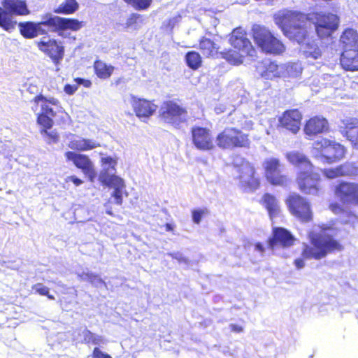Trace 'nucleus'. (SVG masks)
<instances>
[{
  "instance_id": "nucleus-6",
  "label": "nucleus",
  "mask_w": 358,
  "mask_h": 358,
  "mask_svg": "<svg viewBox=\"0 0 358 358\" xmlns=\"http://www.w3.org/2000/svg\"><path fill=\"white\" fill-rule=\"evenodd\" d=\"M0 6V28L10 32L14 30L17 22L13 15L23 16L30 13L24 0H2Z\"/></svg>"
},
{
  "instance_id": "nucleus-33",
  "label": "nucleus",
  "mask_w": 358,
  "mask_h": 358,
  "mask_svg": "<svg viewBox=\"0 0 358 358\" xmlns=\"http://www.w3.org/2000/svg\"><path fill=\"white\" fill-rule=\"evenodd\" d=\"M93 68L95 75L100 79H108L113 73L115 67L110 64H107L101 60H96L93 64Z\"/></svg>"
},
{
  "instance_id": "nucleus-36",
  "label": "nucleus",
  "mask_w": 358,
  "mask_h": 358,
  "mask_svg": "<svg viewBox=\"0 0 358 358\" xmlns=\"http://www.w3.org/2000/svg\"><path fill=\"white\" fill-rule=\"evenodd\" d=\"M79 8V3L76 0H64L53 10L55 13L63 15H71Z\"/></svg>"
},
{
  "instance_id": "nucleus-8",
  "label": "nucleus",
  "mask_w": 358,
  "mask_h": 358,
  "mask_svg": "<svg viewBox=\"0 0 358 358\" xmlns=\"http://www.w3.org/2000/svg\"><path fill=\"white\" fill-rule=\"evenodd\" d=\"M252 38L257 47L266 53L278 55L285 50L283 43L264 26L252 29Z\"/></svg>"
},
{
  "instance_id": "nucleus-43",
  "label": "nucleus",
  "mask_w": 358,
  "mask_h": 358,
  "mask_svg": "<svg viewBox=\"0 0 358 358\" xmlns=\"http://www.w3.org/2000/svg\"><path fill=\"white\" fill-rule=\"evenodd\" d=\"M32 289L34 290L35 293L38 294L41 296H45L50 300H54L55 297L53 295L50 294V289L48 287L43 285L41 283H36L32 286Z\"/></svg>"
},
{
  "instance_id": "nucleus-12",
  "label": "nucleus",
  "mask_w": 358,
  "mask_h": 358,
  "mask_svg": "<svg viewBox=\"0 0 358 358\" xmlns=\"http://www.w3.org/2000/svg\"><path fill=\"white\" fill-rule=\"evenodd\" d=\"M288 210L301 222L307 223L313 220V211L310 203L299 194H289L285 199Z\"/></svg>"
},
{
  "instance_id": "nucleus-40",
  "label": "nucleus",
  "mask_w": 358,
  "mask_h": 358,
  "mask_svg": "<svg viewBox=\"0 0 358 358\" xmlns=\"http://www.w3.org/2000/svg\"><path fill=\"white\" fill-rule=\"evenodd\" d=\"M83 341L87 345H99L104 343V339L101 336H99L88 329L83 332Z\"/></svg>"
},
{
  "instance_id": "nucleus-3",
  "label": "nucleus",
  "mask_w": 358,
  "mask_h": 358,
  "mask_svg": "<svg viewBox=\"0 0 358 358\" xmlns=\"http://www.w3.org/2000/svg\"><path fill=\"white\" fill-rule=\"evenodd\" d=\"M38 22L41 35H46L48 33H56L58 36H63L64 31H79L85 25V22L76 18H67L45 13L42 17V20Z\"/></svg>"
},
{
  "instance_id": "nucleus-56",
  "label": "nucleus",
  "mask_w": 358,
  "mask_h": 358,
  "mask_svg": "<svg viewBox=\"0 0 358 358\" xmlns=\"http://www.w3.org/2000/svg\"><path fill=\"white\" fill-rule=\"evenodd\" d=\"M164 227L166 229V231H173L174 226L172 224L166 223L164 225Z\"/></svg>"
},
{
  "instance_id": "nucleus-15",
  "label": "nucleus",
  "mask_w": 358,
  "mask_h": 358,
  "mask_svg": "<svg viewBox=\"0 0 358 358\" xmlns=\"http://www.w3.org/2000/svg\"><path fill=\"white\" fill-rule=\"evenodd\" d=\"M303 114L298 108L287 109L278 119V128L296 135L301 130Z\"/></svg>"
},
{
  "instance_id": "nucleus-49",
  "label": "nucleus",
  "mask_w": 358,
  "mask_h": 358,
  "mask_svg": "<svg viewBox=\"0 0 358 358\" xmlns=\"http://www.w3.org/2000/svg\"><path fill=\"white\" fill-rule=\"evenodd\" d=\"M329 209L334 213V214H340L343 213L344 208L338 203L334 202L329 204Z\"/></svg>"
},
{
  "instance_id": "nucleus-21",
  "label": "nucleus",
  "mask_w": 358,
  "mask_h": 358,
  "mask_svg": "<svg viewBox=\"0 0 358 358\" xmlns=\"http://www.w3.org/2000/svg\"><path fill=\"white\" fill-rule=\"evenodd\" d=\"M303 131L305 136L313 138L329 132V124L327 118L321 115H315L305 121Z\"/></svg>"
},
{
  "instance_id": "nucleus-26",
  "label": "nucleus",
  "mask_w": 358,
  "mask_h": 358,
  "mask_svg": "<svg viewBox=\"0 0 358 358\" xmlns=\"http://www.w3.org/2000/svg\"><path fill=\"white\" fill-rule=\"evenodd\" d=\"M259 202L266 210L271 219L276 217L280 215V206L274 194L268 192L264 193Z\"/></svg>"
},
{
  "instance_id": "nucleus-31",
  "label": "nucleus",
  "mask_w": 358,
  "mask_h": 358,
  "mask_svg": "<svg viewBox=\"0 0 358 358\" xmlns=\"http://www.w3.org/2000/svg\"><path fill=\"white\" fill-rule=\"evenodd\" d=\"M20 34L27 39H31L41 35L38 22L31 21L22 22L18 24Z\"/></svg>"
},
{
  "instance_id": "nucleus-50",
  "label": "nucleus",
  "mask_w": 358,
  "mask_h": 358,
  "mask_svg": "<svg viewBox=\"0 0 358 358\" xmlns=\"http://www.w3.org/2000/svg\"><path fill=\"white\" fill-rule=\"evenodd\" d=\"M73 80L78 84V85H82L86 88H89L92 86V82L89 79H85L81 78H76L73 79Z\"/></svg>"
},
{
  "instance_id": "nucleus-37",
  "label": "nucleus",
  "mask_w": 358,
  "mask_h": 358,
  "mask_svg": "<svg viewBox=\"0 0 358 358\" xmlns=\"http://www.w3.org/2000/svg\"><path fill=\"white\" fill-rule=\"evenodd\" d=\"M185 61L187 66L193 71L198 70L203 64L201 55L195 50L188 51L185 55Z\"/></svg>"
},
{
  "instance_id": "nucleus-27",
  "label": "nucleus",
  "mask_w": 358,
  "mask_h": 358,
  "mask_svg": "<svg viewBox=\"0 0 358 358\" xmlns=\"http://www.w3.org/2000/svg\"><path fill=\"white\" fill-rule=\"evenodd\" d=\"M99 143L91 138L79 137L69 141L68 147L78 152L89 151L100 147Z\"/></svg>"
},
{
  "instance_id": "nucleus-54",
  "label": "nucleus",
  "mask_w": 358,
  "mask_h": 358,
  "mask_svg": "<svg viewBox=\"0 0 358 358\" xmlns=\"http://www.w3.org/2000/svg\"><path fill=\"white\" fill-rule=\"evenodd\" d=\"M229 328L231 331L235 333H241L243 331V327L236 324H231Z\"/></svg>"
},
{
  "instance_id": "nucleus-35",
  "label": "nucleus",
  "mask_w": 358,
  "mask_h": 358,
  "mask_svg": "<svg viewBox=\"0 0 358 358\" xmlns=\"http://www.w3.org/2000/svg\"><path fill=\"white\" fill-rule=\"evenodd\" d=\"M38 125L41 127L39 132L47 144H55L59 141V134L56 130L50 131L54 125V123L48 126L45 124Z\"/></svg>"
},
{
  "instance_id": "nucleus-7",
  "label": "nucleus",
  "mask_w": 358,
  "mask_h": 358,
  "mask_svg": "<svg viewBox=\"0 0 358 358\" xmlns=\"http://www.w3.org/2000/svg\"><path fill=\"white\" fill-rule=\"evenodd\" d=\"M216 143L222 150L248 149L251 141L249 134L242 129L227 127L216 136Z\"/></svg>"
},
{
  "instance_id": "nucleus-29",
  "label": "nucleus",
  "mask_w": 358,
  "mask_h": 358,
  "mask_svg": "<svg viewBox=\"0 0 358 358\" xmlns=\"http://www.w3.org/2000/svg\"><path fill=\"white\" fill-rule=\"evenodd\" d=\"M339 43L343 48L345 49H352L358 48V33L352 28H346L342 32Z\"/></svg>"
},
{
  "instance_id": "nucleus-53",
  "label": "nucleus",
  "mask_w": 358,
  "mask_h": 358,
  "mask_svg": "<svg viewBox=\"0 0 358 358\" xmlns=\"http://www.w3.org/2000/svg\"><path fill=\"white\" fill-rule=\"evenodd\" d=\"M174 27H175V20L173 18L169 19L164 24V29L169 30V31H172Z\"/></svg>"
},
{
  "instance_id": "nucleus-39",
  "label": "nucleus",
  "mask_w": 358,
  "mask_h": 358,
  "mask_svg": "<svg viewBox=\"0 0 358 358\" xmlns=\"http://www.w3.org/2000/svg\"><path fill=\"white\" fill-rule=\"evenodd\" d=\"M143 17L138 13H131L126 19L124 28L126 29L138 30L143 24Z\"/></svg>"
},
{
  "instance_id": "nucleus-34",
  "label": "nucleus",
  "mask_w": 358,
  "mask_h": 358,
  "mask_svg": "<svg viewBox=\"0 0 358 358\" xmlns=\"http://www.w3.org/2000/svg\"><path fill=\"white\" fill-rule=\"evenodd\" d=\"M220 55L222 59H224L229 64L231 65H240L243 62V58L249 56L244 55L237 50L227 49L220 52Z\"/></svg>"
},
{
  "instance_id": "nucleus-16",
  "label": "nucleus",
  "mask_w": 358,
  "mask_h": 358,
  "mask_svg": "<svg viewBox=\"0 0 358 358\" xmlns=\"http://www.w3.org/2000/svg\"><path fill=\"white\" fill-rule=\"evenodd\" d=\"M64 156L66 161L71 162L91 182L94 181L96 173L94 163L88 155L80 152L67 151L65 152Z\"/></svg>"
},
{
  "instance_id": "nucleus-45",
  "label": "nucleus",
  "mask_w": 358,
  "mask_h": 358,
  "mask_svg": "<svg viewBox=\"0 0 358 358\" xmlns=\"http://www.w3.org/2000/svg\"><path fill=\"white\" fill-rule=\"evenodd\" d=\"M343 224H349L353 225L358 222V215L352 210H344L343 213Z\"/></svg>"
},
{
  "instance_id": "nucleus-19",
  "label": "nucleus",
  "mask_w": 358,
  "mask_h": 358,
  "mask_svg": "<svg viewBox=\"0 0 358 358\" xmlns=\"http://www.w3.org/2000/svg\"><path fill=\"white\" fill-rule=\"evenodd\" d=\"M194 145L200 150H212L215 148L213 137L210 129L194 126L191 129Z\"/></svg>"
},
{
  "instance_id": "nucleus-1",
  "label": "nucleus",
  "mask_w": 358,
  "mask_h": 358,
  "mask_svg": "<svg viewBox=\"0 0 358 358\" xmlns=\"http://www.w3.org/2000/svg\"><path fill=\"white\" fill-rule=\"evenodd\" d=\"M274 20L286 36L303 44L304 57L313 59L320 57L322 51L314 41L309 42L312 26L317 38L324 40L331 38L340 24L337 15L322 11L303 13L285 10L276 15Z\"/></svg>"
},
{
  "instance_id": "nucleus-10",
  "label": "nucleus",
  "mask_w": 358,
  "mask_h": 358,
  "mask_svg": "<svg viewBox=\"0 0 358 358\" xmlns=\"http://www.w3.org/2000/svg\"><path fill=\"white\" fill-rule=\"evenodd\" d=\"M283 166L280 160L276 157H269L264 161V177L271 186L286 188L291 184L292 179L283 171Z\"/></svg>"
},
{
  "instance_id": "nucleus-38",
  "label": "nucleus",
  "mask_w": 358,
  "mask_h": 358,
  "mask_svg": "<svg viewBox=\"0 0 358 358\" xmlns=\"http://www.w3.org/2000/svg\"><path fill=\"white\" fill-rule=\"evenodd\" d=\"M101 181L110 187H125L123 180L115 174L108 173H102L101 175Z\"/></svg>"
},
{
  "instance_id": "nucleus-22",
  "label": "nucleus",
  "mask_w": 358,
  "mask_h": 358,
  "mask_svg": "<svg viewBox=\"0 0 358 358\" xmlns=\"http://www.w3.org/2000/svg\"><path fill=\"white\" fill-rule=\"evenodd\" d=\"M322 171L330 180L341 177L355 178L358 176V166L354 163L345 162L334 168L324 169Z\"/></svg>"
},
{
  "instance_id": "nucleus-44",
  "label": "nucleus",
  "mask_w": 358,
  "mask_h": 358,
  "mask_svg": "<svg viewBox=\"0 0 358 358\" xmlns=\"http://www.w3.org/2000/svg\"><path fill=\"white\" fill-rule=\"evenodd\" d=\"M101 164L103 166H104V172L103 173H108L110 171H115V166L117 165V162L115 159L113 157L108 156L106 157H103L101 160Z\"/></svg>"
},
{
  "instance_id": "nucleus-23",
  "label": "nucleus",
  "mask_w": 358,
  "mask_h": 358,
  "mask_svg": "<svg viewBox=\"0 0 358 358\" xmlns=\"http://www.w3.org/2000/svg\"><path fill=\"white\" fill-rule=\"evenodd\" d=\"M131 106L136 116L139 118L150 117L157 109L153 101L143 98L133 97Z\"/></svg>"
},
{
  "instance_id": "nucleus-4",
  "label": "nucleus",
  "mask_w": 358,
  "mask_h": 358,
  "mask_svg": "<svg viewBox=\"0 0 358 358\" xmlns=\"http://www.w3.org/2000/svg\"><path fill=\"white\" fill-rule=\"evenodd\" d=\"M31 102L35 104L41 103V111L36 115V122L38 124H45L46 126L54 123L53 118L57 113H64L62 116L59 124H66V120L70 119L68 113H65L61 106L59 101L55 97L47 98L42 94L35 96Z\"/></svg>"
},
{
  "instance_id": "nucleus-11",
  "label": "nucleus",
  "mask_w": 358,
  "mask_h": 358,
  "mask_svg": "<svg viewBox=\"0 0 358 358\" xmlns=\"http://www.w3.org/2000/svg\"><path fill=\"white\" fill-rule=\"evenodd\" d=\"M238 185L244 191L255 192L261 187L262 179L254 164L243 161L237 166Z\"/></svg>"
},
{
  "instance_id": "nucleus-42",
  "label": "nucleus",
  "mask_w": 358,
  "mask_h": 358,
  "mask_svg": "<svg viewBox=\"0 0 358 358\" xmlns=\"http://www.w3.org/2000/svg\"><path fill=\"white\" fill-rule=\"evenodd\" d=\"M79 277L83 280H86L88 282L94 285V284H103L104 283V281L100 278V276L98 274L91 273V272H83L80 275H79Z\"/></svg>"
},
{
  "instance_id": "nucleus-47",
  "label": "nucleus",
  "mask_w": 358,
  "mask_h": 358,
  "mask_svg": "<svg viewBox=\"0 0 358 358\" xmlns=\"http://www.w3.org/2000/svg\"><path fill=\"white\" fill-rule=\"evenodd\" d=\"M124 187L114 188L112 196L115 199V203L119 206L122 204V190Z\"/></svg>"
},
{
  "instance_id": "nucleus-5",
  "label": "nucleus",
  "mask_w": 358,
  "mask_h": 358,
  "mask_svg": "<svg viewBox=\"0 0 358 358\" xmlns=\"http://www.w3.org/2000/svg\"><path fill=\"white\" fill-rule=\"evenodd\" d=\"M295 182L298 189L304 195L319 197L324 192L322 178L314 167L299 169L296 174Z\"/></svg>"
},
{
  "instance_id": "nucleus-18",
  "label": "nucleus",
  "mask_w": 358,
  "mask_h": 358,
  "mask_svg": "<svg viewBox=\"0 0 358 358\" xmlns=\"http://www.w3.org/2000/svg\"><path fill=\"white\" fill-rule=\"evenodd\" d=\"M36 45L38 50L47 55L55 65L59 64L64 57V47L62 43L57 39H41L36 42Z\"/></svg>"
},
{
  "instance_id": "nucleus-55",
  "label": "nucleus",
  "mask_w": 358,
  "mask_h": 358,
  "mask_svg": "<svg viewBox=\"0 0 358 358\" xmlns=\"http://www.w3.org/2000/svg\"><path fill=\"white\" fill-rule=\"evenodd\" d=\"M255 248L257 250L261 252H264L265 249H264V247L262 243L258 242V243H256L255 245Z\"/></svg>"
},
{
  "instance_id": "nucleus-24",
  "label": "nucleus",
  "mask_w": 358,
  "mask_h": 358,
  "mask_svg": "<svg viewBox=\"0 0 358 358\" xmlns=\"http://www.w3.org/2000/svg\"><path fill=\"white\" fill-rule=\"evenodd\" d=\"M342 134L351 143L354 149L358 150V119L349 117L342 120Z\"/></svg>"
},
{
  "instance_id": "nucleus-9",
  "label": "nucleus",
  "mask_w": 358,
  "mask_h": 358,
  "mask_svg": "<svg viewBox=\"0 0 358 358\" xmlns=\"http://www.w3.org/2000/svg\"><path fill=\"white\" fill-rule=\"evenodd\" d=\"M313 149L324 163L334 164L343 159L346 148L341 143L329 138H321L314 142Z\"/></svg>"
},
{
  "instance_id": "nucleus-17",
  "label": "nucleus",
  "mask_w": 358,
  "mask_h": 358,
  "mask_svg": "<svg viewBox=\"0 0 358 358\" xmlns=\"http://www.w3.org/2000/svg\"><path fill=\"white\" fill-rule=\"evenodd\" d=\"M229 43L231 46L244 55L250 57L255 56L256 50L248 37L246 31L241 27L232 30L229 36Z\"/></svg>"
},
{
  "instance_id": "nucleus-20",
  "label": "nucleus",
  "mask_w": 358,
  "mask_h": 358,
  "mask_svg": "<svg viewBox=\"0 0 358 358\" xmlns=\"http://www.w3.org/2000/svg\"><path fill=\"white\" fill-rule=\"evenodd\" d=\"M295 238L289 231L283 227H274L267 240L268 248L274 250L278 247L287 248L294 244Z\"/></svg>"
},
{
  "instance_id": "nucleus-13",
  "label": "nucleus",
  "mask_w": 358,
  "mask_h": 358,
  "mask_svg": "<svg viewBox=\"0 0 358 358\" xmlns=\"http://www.w3.org/2000/svg\"><path fill=\"white\" fill-rule=\"evenodd\" d=\"M159 117L176 127L186 121L187 110L174 100L164 101L160 108Z\"/></svg>"
},
{
  "instance_id": "nucleus-41",
  "label": "nucleus",
  "mask_w": 358,
  "mask_h": 358,
  "mask_svg": "<svg viewBox=\"0 0 358 358\" xmlns=\"http://www.w3.org/2000/svg\"><path fill=\"white\" fill-rule=\"evenodd\" d=\"M123 1L137 10H147L152 3V0H123Z\"/></svg>"
},
{
  "instance_id": "nucleus-52",
  "label": "nucleus",
  "mask_w": 358,
  "mask_h": 358,
  "mask_svg": "<svg viewBox=\"0 0 358 358\" xmlns=\"http://www.w3.org/2000/svg\"><path fill=\"white\" fill-rule=\"evenodd\" d=\"M65 181H66V182H70V181H71V182H73L76 186H79V185H82V184L83 183V181L81 179H80V178H77V177H76V176H69V177H67V178H66Z\"/></svg>"
},
{
  "instance_id": "nucleus-51",
  "label": "nucleus",
  "mask_w": 358,
  "mask_h": 358,
  "mask_svg": "<svg viewBox=\"0 0 358 358\" xmlns=\"http://www.w3.org/2000/svg\"><path fill=\"white\" fill-rule=\"evenodd\" d=\"M78 90V85H73L70 84L65 85L64 87V92L69 95H72Z\"/></svg>"
},
{
  "instance_id": "nucleus-48",
  "label": "nucleus",
  "mask_w": 358,
  "mask_h": 358,
  "mask_svg": "<svg viewBox=\"0 0 358 358\" xmlns=\"http://www.w3.org/2000/svg\"><path fill=\"white\" fill-rule=\"evenodd\" d=\"M92 358H112L110 355L103 352L98 348H94L92 351Z\"/></svg>"
},
{
  "instance_id": "nucleus-2",
  "label": "nucleus",
  "mask_w": 358,
  "mask_h": 358,
  "mask_svg": "<svg viewBox=\"0 0 358 358\" xmlns=\"http://www.w3.org/2000/svg\"><path fill=\"white\" fill-rule=\"evenodd\" d=\"M319 232L310 231L308 234L309 243L302 245L301 257L294 260L297 269L303 268L306 259L320 260L328 255L341 252L344 249L341 241L335 238L338 231L334 221L317 224Z\"/></svg>"
},
{
  "instance_id": "nucleus-30",
  "label": "nucleus",
  "mask_w": 358,
  "mask_h": 358,
  "mask_svg": "<svg viewBox=\"0 0 358 358\" xmlns=\"http://www.w3.org/2000/svg\"><path fill=\"white\" fill-rule=\"evenodd\" d=\"M285 158L287 162L295 167L300 168L303 166V169L313 168V164L309 158L304 154L299 151H291L285 154Z\"/></svg>"
},
{
  "instance_id": "nucleus-46",
  "label": "nucleus",
  "mask_w": 358,
  "mask_h": 358,
  "mask_svg": "<svg viewBox=\"0 0 358 358\" xmlns=\"http://www.w3.org/2000/svg\"><path fill=\"white\" fill-rule=\"evenodd\" d=\"M208 213L207 208L194 209L192 211V220L196 224H199L201 218Z\"/></svg>"
},
{
  "instance_id": "nucleus-32",
  "label": "nucleus",
  "mask_w": 358,
  "mask_h": 358,
  "mask_svg": "<svg viewBox=\"0 0 358 358\" xmlns=\"http://www.w3.org/2000/svg\"><path fill=\"white\" fill-rule=\"evenodd\" d=\"M261 77L266 80H272L280 77V67L275 62L266 60L262 62Z\"/></svg>"
},
{
  "instance_id": "nucleus-25",
  "label": "nucleus",
  "mask_w": 358,
  "mask_h": 358,
  "mask_svg": "<svg viewBox=\"0 0 358 358\" xmlns=\"http://www.w3.org/2000/svg\"><path fill=\"white\" fill-rule=\"evenodd\" d=\"M340 64L346 71H357L358 48L343 50L340 57Z\"/></svg>"
},
{
  "instance_id": "nucleus-28",
  "label": "nucleus",
  "mask_w": 358,
  "mask_h": 358,
  "mask_svg": "<svg viewBox=\"0 0 358 358\" xmlns=\"http://www.w3.org/2000/svg\"><path fill=\"white\" fill-rule=\"evenodd\" d=\"M199 49L206 58H215L220 54L219 45L210 38L201 36L199 40Z\"/></svg>"
},
{
  "instance_id": "nucleus-14",
  "label": "nucleus",
  "mask_w": 358,
  "mask_h": 358,
  "mask_svg": "<svg viewBox=\"0 0 358 358\" xmlns=\"http://www.w3.org/2000/svg\"><path fill=\"white\" fill-rule=\"evenodd\" d=\"M334 196L343 203L358 206V182L341 180L333 189Z\"/></svg>"
}]
</instances>
